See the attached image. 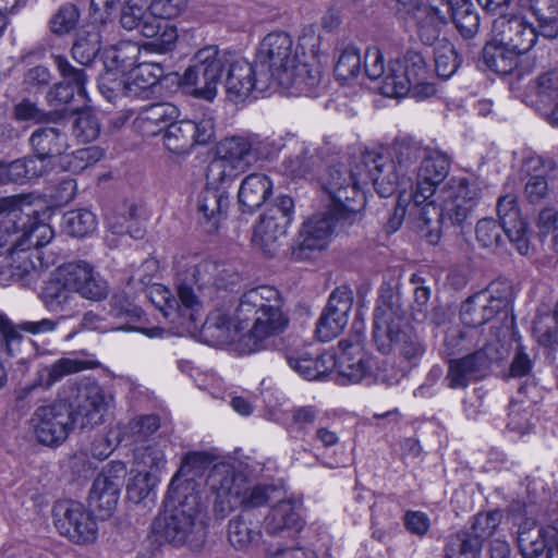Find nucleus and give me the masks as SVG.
<instances>
[{
	"label": "nucleus",
	"instance_id": "f257e3e1",
	"mask_svg": "<svg viewBox=\"0 0 558 558\" xmlns=\"http://www.w3.org/2000/svg\"><path fill=\"white\" fill-rule=\"evenodd\" d=\"M70 393L49 404L38 407L31 417L37 440L46 446H59L74 427H94L104 422L112 397L92 383L71 385Z\"/></svg>",
	"mask_w": 558,
	"mask_h": 558
},
{
	"label": "nucleus",
	"instance_id": "f03ea898",
	"mask_svg": "<svg viewBox=\"0 0 558 558\" xmlns=\"http://www.w3.org/2000/svg\"><path fill=\"white\" fill-rule=\"evenodd\" d=\"M177 296L161 284H153L149 299L163 317L180 327H190L198 320L203 307L204 290L208 286L225 287L217 278L219 265L199 259L197 256L183 257L177 262Z\"/></svg>",
	"mask_w": 558,
	"mask_h": 558
},
{
	"label": "nucleus",
	"instance_id": "7ed1b4c3",
	"mask_svg": "<svg viewBox=\"0 0 558 558\" xmlns=\"http://www.w3.org/2000/svg\"><path fill=\"white\" fill-rule=\"evenodd\" d=\"M255 61L260 69V87L276 83L282 88L294 87L301 94L313 96L322 81L318 65L302 62L291 36L283 32L270 33L262 40Z\"/></svg>",
	"mask_w": 558,
	"mask_h": 558
},
{
	"label": "nucleus",
	"instance_id": "20e7f679",
	"mask_svg": "<svg viewBox=\"0 0 558 558\" xmlns=\"http://www.w3.org/2000/svg\"><path fill=\"white\" fill-rule=\"evenodd\" d=\"M481 197V187L468 178H451L439 191L438 199H428L423 206V226L426 227L424 238L436 245L444 229L461 227L471 216Z\"/></svg>",
	"mask_w": 558,
	"mask_h": 558
},
{
	"label": "nucleus",
	"instance_id": "39448f33",
	"mask_svg": "<svg viewBox=\"0 0 558 558\" xmlns=\"http://www.w3.org/2000/svg\"><path fill=\"white\" fill-rule=\"evenodd\" d=\"M168 488L165 510L153 522V532L174 546H198L205 538L201 495Z\"/></svg>",
	"mask_w": 558,
	"mask_h": 558
},
{
	"label": "nucleus",
	"instance_id": "423d86ee",
	"mask_svg": "<svg viewBox=\"0 0 558 558\" xmlns=\"http://www.w3.org/2000/svg\"><path fill=\"white\" fill-rule=\"evenodd\" d=\"M401 313L397 296H381L374 311L373 340L383 354L397 350L404 360L416 365L424 355L426 345L415 332L399 328L396 320Z\"/></svg>",
	"mask_w": 558,
	"mask_h": 558
},
{
	"label": "nucleus",
	"instance_id": "0eeeda50",
	"mask_svg": "<svg viewBox=\"0 0 558 558\" xmlns=\"http://www.w3.org/2000/svg\"><path fill=\"white\" fill-rule=\"evenodd\" d=\"M206 484L219 500L221 510H225V505L231 509L240 504L243 506V510L250 511L252 508L277 501L283 497L281 489L274 485H256L250 489L245 488L244 477L225 463L213 465Z\"/></svg>",
	"mask_w": 558,
	"mask_h": 558
},
{
	"label": "nucleus",
	"instance_id": "6e6552de",
	"mask_svg": "<svg viewBox=\"0 0 558 558\" xmlns=\"http://www.w3.org/2000/svg\"><path fill=\"white\" fill-rule=\"evenodd\" d=\"M428 76L424 57L410 50L402 60L389 62L388 73L378 88L386 97L400 98L410 92L416 97H428L435 93V86L427 82Z\"/></svg>",
	"mask_w": 558,
	"mask_h": 558
},
{
	"label": "nucleus",
	"instance_id": "1a4fd4ad",
	"mask_svg": "<svg viewBox=\"0 0 558 558\" xmlns=\"http://www.w3.org/2000/svg\"><path fill=\"white\" fill-rule=\"evenodd\" d=\"M360 179L343 165L328 168L322 177V187L327 196V208L340 219L353 223L357 213L365 206L364 194L360 190Z\"/></svg>",
	"mask_w": 558,
	"mask_h": 558
},
{
	"label": "nucleus",
	"instance_id": "9d476101",
	"mask_svg": "<svg viewBox=\"0 0 558 558\" xmlns=\"http://www.w3.org/2000/svg\"><path fill=\"white\" fill-rule=\"evenodd\" d=\"M226 62L225 50H219L216 46L202 48L182 74L180 85L193 97L213 101L217 96Z\"/></svg>",
	"mask_w": 558,
	"mask_h": 558
},
{
	"label": "nucleus",
	"instance_id": "9b49d317",
	"mask_svg": "<svg viewBox=\"0 0 558 558\" xmlns=\"http://www.w3.org/2000/svg\"><path fill=\"white\" fill-rule=\"evenodd\" d=\"M349 220L340 219L328 209L313 215L301 227L292 247L291 257L295 262H306L317 257L328 246L338 226H350Z\"/></svg>",
	"mask_w": 558,
	"mask_h": 558
},
{
	"label": "nucleus",
	"instance_id": "f8f14e48",
	"mask_svg": "<svg viewBox=\"0 0 558 558\" xmlns=\"http://www.w3.org/2000/svg\"><path fill=\"white\" fill-rule=\"evenodd\" d=\"M294 202L288 195H280L267 208L254 228L253 242L267 254H274L275 244L286 236L292 222Z\"/></svg>",
	"mask_w": 558,
	"mask_h": 558
},
{
	"label": "nucleus",
	"instance_id": "ddd939ff",
	"mask_svg": "<svg viewBox=\"0 0 558 558\" xmlns=\"http://www.w3.org/2000/svg\"><path fill=\"white\" fill-rule=\"evenodd\" d=\"M215 135V123L210 116L197 119L173 120L165 131L163 143L173 154L190 151L195 145L209 143Z\"/></svg>",
	"mask_w": 558,
	"mask_h": 558
},
{
	"label": "nucleus",
	"instance_id": "4468645a",
	"mask_svg": "<svg viewBox=\"0 0 558 558\" xmlns=\"http://www.w3.org/2000/svg\"><path fill=\"white\" fill-rule=\"evenodd\" d=\"M557 163L553 158L531 155L522 163L523 198L532 205H545L554 195V180L550 175Z\"/></svg>",
	"mask_w": 558,
	"mask_h": 558
},
{
	"label": "nucleus",
	"instance_id": "2eb2a0df",
	"mask_svg": "<svg viewBox=\"0 0 558 558\" xmlns=\"http://www.w3.org/2000/svg\"><path fill=\"white\" fill-rule=\"evenodd\" d=\"M494 353L493 345H485L473 353L450 360L445 377L448 388L465 389L471 383L485 378L489 374Z\"/></svg>",
	"mask_w": 558,
	"mask_h": 558
},
{
	"label": "nucleus",
	"instance_id": "dca6fc26",
	"mask_svg": "<svg viewBox=\"0 0 558 558\" xmlns=\"http://www.w3.org/2000/svg\"><path fill=\"white\" fill-rule=\"evenodd\" d=\"M54 518L59 532L73 542L90 543L96 539V521L81 502L70 500L58 505Z\"/></svg>",
	"mask_w": 558,
	"mask_h": 558
},
{
	"label": "nucleus",
	"instance_id": "f3484780",
	"mask_svg": "<svg viewBox=\"0 0 558 558\" xmlns=\"http://www.w3.org/2000/svg\"><path fill=\"white\" fill-rule=\"evenodd\" d=\"M225 57L227 59L225 87L230 100L242 101L254 89L265 92L269 88L259 86L260 69L256 66V62L253 65L228 51H225Z\"/></svg>",
	"mask_w": 558,
	"mask_h": 558
},
{
	"label": "nucleus",
	"instance_id": "a211bd4d",
	"mask_svg": "<svg viewBox=\"0 0 558 558\" xmlns=\"http://www.w3.org/2000/svg\"><path fill=\"white\" fill-rule=\"evenodd\" d=\"M492 32L493 36L520 56L527 53L541 37L533 23L518 15H499L493 22Z\"/></svg>",
	"mask_w": 558,
	"mask_h": 558
},
{
	"label": "nucleus",
	"instance_id": "6ab92c4d",
	"mask_svg": "<svg viewBox=\"0 0 558 558\" xmlns=\"http://www.w3.org/2000/svg\"><path fill=\"white\" fill-rule=\"evenodd\" d=\"M450 170V158L447 154L428 148L416 172V185L413 193L426 202L430 199L437 187L447 178Z\"/></svg>",
	"mask_w": 558,
	"mask_h": 558
},
{
	"label": "nucleus",
	"instance_id": "aec40b11",
	"mask_svg": "<svg viewBox=\"0 0 558 558\" xmlns=\"http://www.w3.org/2000/svg\"><path fill=\"white\" fill-rule=\"evenodd\" d=\"M361 167L380 197L391 196L402 182H407L390 157L383 154H363Z\"/></svg>",
	"mask_w": 558,
	"mask_h": 558
},
{
	"label": "nucleus",
	"instance_id": "412c9836",
	"mask_svg": "<svg viewBox=\"0 0 558 558\" xmlns=\"http://www.w3.org/2000/svg\"><path fill=\"white\" fill-rule=\"evenodd\" d=\"M338 348L340 352L333 364L340 375L353 383L361 381L372 367V359L363 347V335L356 329L354 339L340 340Z\"/></svg>",
	"mask_w": 558,
	"mask_h": 558
},
{
	"label": "nucleus",
	"instance_id": "4be33fe9",
	"mask_svg": "<svg viewBox=\"0 0 558 558\" xmlns=\"http://www.w3.org/2000/svg\"><path fill=\"white\" fill-rule=\"evenodd\" d=\"M497 214L509 242L521 255H526L530 250L529 227L521 217L517 196L512 194L500 196L497 202Z\"/></svg>",
	"mask_w": 558,
	"mask_h": 558
},
{
	"label": "nucleus",
	"instance_id": "5701e85b",
	"mask_svg": "<svg viewBox=\"0 0 558 558\" xmlns=\"http://www.w3.org/2000/svg\"><path fill=\"white\" fill-rule=\"evenodd\" d=\"M229 204V193L222 186H209L206 184L198 193L196 199L198 223L207 233L218 230L221 221L227 216Z\"/></svg>",
	"mask_w": 558,
	"mask_h": 558
},
{
	"label": "nucleus",
	"instance_id": "b1692460",
	"mask_svg": "<svg viewBox=\"0 0 558 558\" xmlns=\"http://www.w3.org/2000/svg\"><path fill=\"white\" fill-rule=\"evenodd\" d=\"M282 307V298L279 291L270 286H259L245 292L234 311V320L239 326L235 328L243 329V324L251 322L254 315L275 311ZM276 316V314H274Z\"/></svg>",
	"mask_w": 558,
	"mask_h": 558
},
{
	"label": "nucleus",
	"instance_id": "393cba45",
	"mask_svg": "<svg viewBox=\"0 0 558 558\" xmlns=\"http://www.w3.org/2000/svg\"><path fill=\"white\" fill-rule=\"evenodd\" d=\"M275 311L262 312L253 316L251 322L253 326L250 331L244 335L240 341L242 350L245 353H253L264 349V341L269 338L283 332L288 326V317L282 312L281 307Z\"/></svg>",
	"mask_w": 558,
	"mask_h": 558
},
{
	"label": "nucleus",
	"instance_id": "a878e982",
	"mask_svg": "<svg viewBox=\"0 0 558 558\" xmlns=\"http://www.w3.org/2000/svg\"><path fill=\"white\" fill-rule=\"evenodd\" d=\"M215 457L206 451H190L181 460L177 473L173 475L169 488L175 490L189 492L187 487L193 488V493L201 495L202 484L197 478H202L206 471L210 469Z\"/></svg>",
	"mask_w": 558,
	"mask_h": 558
},
{
	"label": "nucleus",
	"instance_id": "bb28decb",
	"mask_svg": "<svg viewBox=\"0 0 558 558\" xmlns=\"http://www.w3.org/2000/svg\"><path fill=\"white\" fill-rule=\"evenodd\" d=\"M86 368V362L78 359L61 357L50 365L41 366L36 372L34 381L17 391L16 399H27L37 388L50 389L63 377L78 373Z\"/></svg>",
	"mask_w": 558,
	"mask_h": 558
},
{
	"label": "nucleus",
	"instance_id": "cd10ccee",
	"mask_svg": "<svg viewBox=\"0 0 558 558\" xmlns=\"http://www.w3.org/2000/svg\"><path fill=\"white\" fill-rule=\"evenodd\" d=\"M70 272L66 280L82 298L90 301H101L107 298L109 288L107 281L94 270V267L83 260L68 263Z\"/></svg>",
	"mask_w": 558,
	"mask_h": 558
},
{
	"label": "nucleus",
	"instance_id": "c85d7f7f",
	"mask_svg": "<svg viewBox=\"0 0 558 558\" xmlns=\"http://www.w3.org/2000/svg\"><path fill=\"white\" fill-rule=\"evenodd\" d=\"M58 326V320L44 318L38 322H22L13 325L4 315L0 314V333L2 347L8 355H13L21 343V331L32 335L52 332Z\"/></svg>",
	"mask_w": 558,
	"mask_h": 558
},
{
	"label": "nucleus",
	"instance_id": "c756f323",
	"mask_svg": "<svg viewBox=\"0 0 558 558\" xmlns=\"http://www.w3.org/2000/svg\"><path fill=\"white\" fill-rule=\"evenodd\" d=\"M271 191L272 183L266 174L254 172L246 175L238 192L240 209L247 214L254 213L266 202Z\"/></svg>",
	"mask_w": 558,
	"mask_h": 558
},
{
	"label": "nucleus",
	"instance_id": "7c9ffc66",
	"mask_svg": "<svg viewBox=\"0 0 558 558\" xmlns=\"http://www.w3.org/2000/svg\"><path fill=\"white\" fill-rule=\"evenodd\" d=\"M121 488L120 478L112 481L98 475L89 492V507L99 518H109L117 508Z\"/></svg>",
	"mask_w": 558,
	"mask_h": 558
},
{
	"label": "nucleus",
	"instance_id": "2f4dec72",
	"mask_svg": "<svg viewBox=\"0 0 558 558\" xmlns=\"http://www.w3.org/2000/svg\"><path fill=\"white\" fill-rule=\"evenodd\" d=\"M548 526H538L533 519H524L517 531V542L524 558H538L545 549L548 550L550 541Z\"/></svg>",
	"mask_w": 558,
	"mask_h": 558
},
{
	"label": "nucleus",
	"instance_id": "473e14b6",
	"mask_svg": "<svg viewBox=\"0 0 558 558\" xmlns=\"http://www.w3.org/2000/svg\"><path fill=\"white\" fill-rule=\"evenodd\" d=\"M68 272H70L68 264L60 266L41 290V301L51 312L64 311L74 298V289L70 284V280H66Z\"/></svg>",
	"mask_w": 558,
	"mask_h": 558
},
{
	"label": "nucleus",
	"instance_id": "72a5a7b5",
	"mask_svg": "<svg viewBox=\"0 0 558 558\" xmlns=\"http://www.w3.org/2000/svg\"><path fill=\"white\" fill-rule=\"evenodd\" d=\"M160 427V420L157 415L147 414L133 417L125 424L116 427L114 438L124 442L125 446L138 447L154 435Z\"/></svg>",
	"mask_w": 558,
	"mask_h": 558
},
{
	"label": "nucleus",
	"instance_id": "f704fd0d",
	"mask_svg": "<svg viewBox=\"0 0 558 558\" xmlns=\"http://www.w3.org/2000/svg\"><path fill=\"white\" fill-rule=\"evenodd\" d=\"M129 97L146 99L153 94V88L163 77V68L156 62H141L128 72Z\"/></svg>",
	"mask_w": 558,
	"mask_h": 558
},
{
	"label": "nucleus",
	"instance_id": "c9c22d12",
	"mask_svg": "<svg viewBox=\"0 0 558 558\" xmlns=\"http://www.w3.org/2000/svg\"><path fill=\"white\" fill-rule=\"evenodd\" d=\"M180 111L177 106L170 102H155L140 109L135 122L144 132L156 134L175 119Z\"/></svg>",
	"mask_w": 558,
	"mask_h": 558
},
{
	"label": "nucleus",
	"instance_id": "e433bc0d",
	"mask_svg": "<svg viewBox=\"0 0 558 558\" xmlns=\"http://www.w3.org/2000/svg\"><path fill=\"white\" fill-rule=\"evenodd\" d=\"M29 144L35 154L49 159L62 155L69 148L66 133L54 126L36 129L29 137Z\"/></svg>",
	"mask_w": 558,
	"mask_h": 558
},
{
	"label": "nucleus",
	"instance_id": "4c0bfd02",
	"mask_svg": "<svg viewBox=\"0 0 558 558\" xmlns=\"http://www.w3.org/2000/svg\"><path fill=\"white\" fill-rule=\"evenodd\" d=\"M227 534L231 546L239 550L246 549L262 535L258 520H254L252 513L246 510L229 521Z\"/></svg>",
	"mask_w": 558,
	"mask_h": 558
},
{
	"label": "nucleus",
	"instance_id": "58836bf2",
	"mask_svg": "<svg viewBox=\"0 0 558 558\" xmlns=\"http://www.w3.org/2000/svg\"><path fill=\"white\" fill-rule=\"evenodd\" d=\"M53 230L48 225L39 220L37 217L29 218L27 223L23 226V233L16 238L10 245L12 252H38V250L53 239Z\"/></svg>",
	"mask_w": 558,
	"mask_h": 558
},
{
	"label": "nucleus",
	"instance_id": "ea45409f",
	"mask_svg": "<svg viewBox=\"0 0 558 558\" xmlns=\"http://www.w3.org/2000/svg\"><path fill=\"white\" fill-rule=\"evenodd\" d=\"M529 12L535 20V29L547 40L558 38V0H529Z\"/></svg>",
	"mask_w": 558,
	"mask_h": 558
},
{
	"label": "nucleus",
	"instance_id": "a19ab883",
	"mask_svg": "<svg viewBox=\"0 0 558 558\" xmlns=\"http://www.w3.org/2000/svg\"><path fill=\"white\" fill-rule=\"evenodd\" d=\"M521 56L498 40L496 36L488 41L483 48V61L492 71L506 75L512 73L518 66V61Z\"/></svg>",
	"mask_w": 558,
	"mask_h": 558
},
{
	"label": "nucleus",
	"instance_id": "79ce46f5",
	"mask_svg": "<svg viewBox=\"0 0 558 558\" xmlns=\"http://www.w3.org/2000/svg\"><path fill=\"white\" fill-rule=\"evenodd\" d=\"M424 204L425 202L416 197V194L413 192L408 198H404V195L400 194L395 210L386 223V231L388 233L396 232L401 227L404 217L408 216L409 219L417 223V228L424 236L426 232V227L423 226L422 215Z\"/></svg>",
	"mask_w": 558,
	"mask_h": 558
},
{
	"label": "nucleus",
	"instance_id": "37998d69",
	"mask_svg": "<svg viewBox=\"0 0 558 558\" xmlns=\"http://www.w3.org/2000/svg\"><path fill=\"white\" fill-rule=\"evenodd\" d=\"M141 32L144 37L151 38L150 46L158 52L172 51L179 38L178 28L169 21L150 17L143 24Z\"/></svg>",
	"mask_w": 558,
	"mask_h": 558
},
{
	"label": "nucleus",
	"instance_id": "c03bdc74",
	"mask_svg": "<svg viewBox=\"0 0 558 558\" xmlns=\"http://www.w3.org/2000/svg\"><path fill=\"white\" fill-rule=\"evenodd\" d=\"M427 147H422L418 143L402 140L393 146V154L390 159L397 166L398 171L407 182L412 181V174L416 171V163L423 160Z\"/></svg>",
	"mask_w": 558,
	"mask_h": 558
},
{
	"label": "nucleus",
	"instance_id": "a18cd8bd",
	"mask_svg": "<svg viewBox=\"0 0 558 558\" xmlns=\"http://www.w3.org/2000/svg\"><path fill=\"white\" fill-rule=\"evenodd\" d=\"M231 326L230 315L223 310L217 308L207 316L202 326L201 335L206 342L213 345L227 343L232 339Z\"/></svg>",
	"mask_w": 558,
	"mask_h": 558
},
{
	"label": "nucleus",
	"instance_id": "49530a36",
	"mask_svg": "<svg viewBox=\"0 0 558 558\" xmlns=\"http://www.w3.org/2000/svg\"><path fill=\"white\" fill-rule=\"evenodd\" d=\"M277 505L271 508L269 514L265 518V531L270 535H276L283 530L299 527L300 517L290 501L281 497Z\"/></svg>",
	"mask_w": 558,
	"mask_h": 558
},
{
	"label": "nucleus",
	"instance_id": "de8ad7c7",
	"mask_svg": "<svg viewBox=\"0 0 558 558\" xmlns=\"http://www.w3.org/2000/svg\"><path fill=\"white\" fill-rule=\"evenodd\" d=\"M141 56V47L130 40H122L112 47L107 54L108 64L125 74L137 66Z\"/></svg>",
	"mask_w": 558,
	"mask_h": 558
},
{
	"label": "nucleus",
	"instance_id": "09e8293b",
	"mask_svg": "<svg viewBox=\"0 0 558 558\" xmlns=\"http://www.w3.org/2000/svg\"><path fill=\"white\" fill-rule=\"evenodd\" d=\"M253 146V138L240 136L227 138L219 147V157L245 170L251 163Z\"/></svg>",
	"mask_w": 558,
	"mask_h": 558
},
{
	"label": "nucleus",
	"instance_id": "8fccbe9b",
	"mask_svg": "<svg viewBox=\"0 0 558 558\" xmlns=\"http://www.w3.org/2000/svg\"><path fill=\"white\" fill-rule=\"evenodd\" d=\"M483 543L470 531L452 535L446 545V558H478Z\"/></svg>",
	"mask_w": 558,
	"mask_h": 558
},
{
	"label": "nucleus",
	"instance_id": "3c124183",
	"mask_svg": "<svg viewBox=\"0 0 558 558\" xmlns=\"http://www.w3.org/2000/svg\"><path fill=\"white\" fill-rule=\"evenodd\" d=\"M100 49L101 40L99 31L93 27V29L78 35L73 44L71 53L77 63L88 66L93 63Z\"/></svg>",
	"mask_w": 558,
	"mask_h": 558
},
{
	"label": "nucleus",
	"instance_id": "603ef678",
	"mask_svg": "<svg viewBox=\"0 0 558 558\" xmlns=\"http://www.w3.org/2000/svg\"><path fill=\"white\" fill-rule=\"evenodd\" d=\"M450 21L464 38H473L480 28L478 13L469 0H456V10Z\"/></svg>",
	"mask_w": 558,
	"mask_h": 558
},
{
	"label": "nucleus",
	"instance_id": "864d4df0",
	"mask_svg": "<svg viewBox=\"0 0 558 558\" xmlns=\"http://www.w3.org/2000/svg\"><path fill=\"white\" fill-rule=\"evenodd\" d=\"M243 171L239 166L218 156L207 167L206 184L209 186H222L227 190L231 182Z\"/></svg>",
	"mask_w": 558,
	"mask_h": 558
},
{
	"label": "nucleus",
	"instance_id": "5fc2aeb1",
	"mask_svg": "<svg viewBox=\"0 0 558 558\" xmlns=\"http://www.w3.org/2000/svg\"><path fill=\"white\" fill-rule=\"evenodd\" d=\"M53 64L63 78L61 83H69L72 87L78 89V97L82 102H87L86 82L87 75L84 69L73 66L66 57L61 54L52 56Z\"/></svg>",
	"mask_w": 558,
	"mask_h": 558
},
{
	"label": "nucleus",
	"instance_id": "6e6d98bb",
	"mask_svg": "<svg viewBox=\"0 0 558 558\" xmlns=\"http://www.w3.org/2000/svg\"><path fill=\"white\" fill-rule=\"evenodd\" d=\"M475 234L480 245L490 250L501 247L505 244V238H507L504 226L493 218L478 220Z\"/></svg>",
	"mask_w": 558,
	"mask_h": 558
},
{
	"label": "nucleus",
	"instance_id": "4d7b16f0",
	"mask_svg": "<svg viewBox=\"0 0 558 558\" xmlns=\"http://www.w3.org/2000/svg\"><path fill=\"white\" fill-rule=\"evenodd\" d=\"M106 71L98 78L99 92L109 101L114 100L119 96L129 97L128 81L120 71L106 65Z\"/></svg>",
	"mask_w": 558,
	"mask_h": 558
},
{
	"label": "nucleus",
	"instance_id": "13d9d810",
	"mask_svg": "<svg viewBox=\"0 0 558 558\" xmlns=\"http://www.w3.org/2000/svg\"><path fill=\"white\" fill-rule=\"evenodd\" d=\"M135 471H149L159 476L160 471L166 465L163 450L156 445H148L143 448H134Z\"/></svg>",
	"mask_w": 558,
	"mask_h": 558
},
{
	"label": "nucleus",
	"instance_id": "bf43d9fd",
	"mask_svg": "<svg viewBox=\"0 0 558 558\" xmlns=\"http://www.w3.org/2000/svg\"><path fill=\"white\" fill-rule=\"evenodd\" d=\"M63 226L69 235L83 238L95 230L96 218L87 209L72 210L64 215Z\"/></svg>",
	"mask_w": 558,
	"mask_h": 558
},
{
	"label": "nucleus",
	"instance_id": "052dcab7",
	"mask_svg": "<svg viewBox=\"0 0 558 558\" xmlns=\"http://www.w3.org/2000/svg\"><path fill=\"white\" fill-rule=\"evenodd\" d=\"M353 305V292L348 287H338L330 294L323 313L341 319L348 324L349 313Z\"/></svg>",
	"mask_w": 558,
	"mask_h": 558
},
{
	"label": "nucleus",
	"instance_id": "680f3d73",
	"mask_svg": "<svg viewBox=\"0 0 558 558\" xmlns=\"http://www.w3.org/2000/svg\"><path fill=\"white\" fill-rule=\"evenodd\" d=\"M72 132L78 142L89 143L95 141L100 134V123L97 116L90 110L77 111Z\"/></svg>",
	"mask_w": 558,
	"mask_h": 558
},
{
	"label": "nucleus",
	"instance_id": "e2e57ef3",
	"mask_svg": "<svg viewBox=\"0 0 558 558\" xmlns=\"http://www.w3.org/2000/svg\"><path fill=\"white\" fill-rule=\"evenodd\" d=\"M108 227L114 234H130L131 238L141 239L144 235V229L137 223V207L131 205L128 216L119 215L108 218Z\"/></svg>",
	"mask_w": 558,
	"mask_h": 558
},
{
	"label": "nucleus",
	"instance_id": "0e129e2a",
	"mask_svg": "<svg viewBox=\"0 0 558 558\" xmlns=\"http://www.w3.org/2000/svg\"><path fill=\"white\" fill-rule=\"evenodd\" d=\"M319 411L313 405L296 407L290 411L287 430L293 435H305L315 424Z\"/></svg>",
	"mask_w": 558,
	"mask_h": 558
},
{
	"label": "nucleus",
	"instance_id": "69168bd1",
	"mask_svg": "<svg viewBox=\"0 0 558 558\" xmlns=\"http://www.w3.org/2000/svg\"><path fill=\"white\" fill-rule=\"evenodd\" d=\"M502 520V513L498 510L480 512L472 519L470 532L482 543L492 537Z\"/></svg>",
	"mask_w": 558,
	"mask_h": 558
},
{
	"label": "nucleus",
	"instance_id": "338daca9",
	"mask_svg": "<svg viewBox=\"0 0 558 558\" xmlns=\"http://www.w3.org/2000/svg\"><path fill=\"white\" fill-rule=\"evenodd\" d=\"M148 7L142 0H125L120 16L121 26L126 31H133L150 19L147 15Z\"/></svg>",
	"mask_w": 558,
	"mask_h": 558
},
{
	"label": "nucleus",
	"instance_id": "774afa93",
	"mask_svg": "<svg viewBox=\"0 0 558 558\" xmlns=\"http://www.w3.org/2000/svg\"><path fill=\"white\" fill-rule=\"evenodd\" d=\"M78 20L80 11L75 4H62L50 20V29L53 34H66L76 27Z\"/></svg>",
	"mask_w": 558,
	"mask_h": 558
}]
</instances>
